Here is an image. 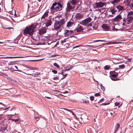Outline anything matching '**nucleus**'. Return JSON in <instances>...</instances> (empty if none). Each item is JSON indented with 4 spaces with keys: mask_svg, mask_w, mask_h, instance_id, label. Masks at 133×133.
I'll return each instance as SVG.
<instances>
[{
    "mask_svg": "<svg viewBox=\"0 0 133 133\" xmlns=\"http://www.w3.org/2000/svg\"><path fill=\"white\" fill-rule=\"evenodd\" d=\"M41 25L37 23H34L30 25L26 26L23 30L24 34L26 35L27 34L32 36L33 35L36 29L39 28Z\"/></svg>",
    "mask_w": 133,
    "mask_h": 133,
    "instance_id": "1",
    "label": "nucleus"
},
{
    "mask_svg": "<svg viewBox=\"0 0 133 133\" xmlns=\"http://www.w3.org/2000/svg\"><path fill=\"white\" fill-rule=\"evenodd\" d=\"M65 22V19L63 18L58 21H56L54 26L55 29L57 30L59 29L61 27H63Z\"/></svg>",
    "mask_w": 133,
    "mask_h": 133,
    "instance_id": "2",
    "label": "nucleus"
},
{
    "mask_svg": "<svg viewBox=\"0 0 133 133\" xmlns=\"http://www.w3.org/2000/svg\"><path fill=\"white\" fill-rule=\"evenodd\" d=\"M92 19L90 17H89L82 21L80 23L82 25H85L87 26H91L92 25L91 23L89 24L88 23L91 22Z\"/></svg>",
    "mask_w": 133,
    "mask_h": 133,
    "instance_id": "3",
    "label": "nucleus"
},
{
    "mask_svg": "<svg viewBox=\"0 0 133 133\" xmlns=\"http://www.w3.org/2000/svg\"><path fill=\"white\" fill-rule=\"evenodd\" d=\"M42 22L45 24V26L46 27H48L51 25L52 23L51 17L50 16L47 18L43 20Z\"/></svg>",
    "mask_w": 133,
    "mask_h": 133,
    "instance_id": "4",
    "label": "nucleus"
},
{
    "mask_svg": "<svg viewBox=\"0 0 133 133\" xmlns=\"http://www.w3.org/2000/svg\"><path fill=\"white\" fill-rule=\"evenodd\" d=\"M75 8L74 6H72L70 2H68L67 4V7L66 9V11L65 12V15L66 16H67L69 15L68 12H70L71 10Z\"/></svg>",
    "mask_w": 133,
    "mask_h": 133,
    "instance_id": "5",
    "label": "nucleus"
},
{
    "mask_svg": "<svg viewBox=\"0 0 133 133\" xmlns=\"http://www.w3.org/2000/svg\"><path fill=\"white\" fill-rule=\"evenodd\" d=\"M114 21L115 22H118L122 20L123 23H124L126 22V18L120 15H117L113 19Z\"/></svg>",
    "mask_w": 133,
    "mask_h": 133,
    "instance_id": "6",
    "label": "nucleus"
},
{
    "mask_svg": "<svg viewBox=\"0 0 133 133\" xmlns=\"http://www.w3.org/2000/svg\"><path fill=\"white\" fill-rule=\"evenodd\" d=\"M117 10H115V9H112L108 10L107 12V16L108 15V17H109L110 16H112L114 14Z\"/></svg>",
    "mask_w": 133,
    "mask_h": 133,
    "instance_id": "7",
    "label": "nucleus"
},
{
    "mask_svg": "<svg viewBox=\"0 0 133 133\" xmlns=\"http://www.w3.org/2000/svg\"><path fill=\"white\" fill-rule=\"evenodd\" d=\"M105 2L99 1L95 3V5L96 8H100L103 7L105 5Z\"/></svg>",
    "mask_w": 133,
    "mask_h": 133,
    "instance_id": "8",
    "label": "nucleus"
},
{
    "mask_svg": "<svg viewBox=\"0 0 133 133\" xmlns=\"http://www.w3.org/2000/svg\"><path fill=\"white\" fill-rule=\"evenodd\" d=\"M57 6L56 8V11L57 12L58 11H61L63 8V5L61 3H60L59 2L57 3Z\"/></svg>",
    "mask_w": 133,
    "mask_h": 133,
    "instance_id": "9",
    "label": "nucleus"
},
{
    "mask_svg": "<svg viewBox=\"0 0 133 133\" xmlns=\"http://www.w3.org/2000/svg\"><path fill=\"white\" fill-rule=\"evenodd\" d=\"M57 3L56 2H55L52 4L50 9L51 12H55L56 11Z\"/></svg>",
    "mask_w": 133,
    "mask_h": 133,
    "instance_id": "10",
    "label": "nucleus"
},
{
    "mask_svg": "<svg viewBox=\"0 0 133 133\" xmlns=\"http://www.w3.org/2000/svg\"><path fill=\"white\" fill-rule=\"evenodd\" d=\"M40 35H42L46 32V28L45 27H43L39 29Z\"/></svg>",
    "mask_w": 133,
    "mask_h": 133,
    "instance_id": "11",
    "label": "nucleus"
},
{
    "mask_svg": "<svg viewBox=\"0 0 133 133\" xmlns=\"http://www.w3.org/2000/svg\"><path fill=\"white\" fill-rule=\"evenodd\" d=\"M75 24V22H71L70 21L67 22L66 26L67 27L70 28L74 26Z\"/></svg>",
    "mask_w": 133,
    "mask_h": 133,
    "instance_id": "12",
    "label": "nucleus"
},
{
    "mask_svg": "<svg viewBox=\"0 0 133 133\" xmlns=\"http://www.w3.org/2000/svg\"><path fill=\"white\" fill-rule=\"evenodd\" d=\"M83 17V15L81 13L77 14L75 15V17L76 19H80L82 18Z\"/></svg>",
    "mask_w": 133,
    "mask_h": 133,
    "instance_id": "13",
    "label": "nucleus"
},
{
    "mask_svg": "<svg viewBox=\"0 0 133 133\" xmlns=\"http://www.w3.org/2000/svg\"><path fill=\"white\" fill-rule=\"evenodd\" d=\"M49 12V10H46L44 14L41 17V19H42L47 18L48 16Z\"/></svg>",
    "mask_w": 133,
    "mask_h": 133,
    "instance_id": "14",
    "label": "nucleus"
},
{
    "mask_svg": "<svg viewBox=\"0 0 133 133\" xmlns=\"http://www.w3.org/2000/svg\"><path fill=\"white\" fill-rule=\"evenodd\" d=\"M110 74L112 77H116L118 76V73L114 72V71H111Z\"/></svg>",
    "mask_w": 133,
    "mask_h": 133,
    "instance_id": "15",
    "label": "nucleus"
},
{
    "mask_svg": "<svg viewBox=\"0 0 133 133\" xmlns=\"http://www.w3.org/2000/svg\"><path fill=\"white\" fill-rule=\"evenodd\" d=\"M102 28L104 30L107 31L109 30L110 27L107 24H103L102 26Z\"/></svg>",
    "mask_w": 133,
    "mask_h": 133,
    "instance_id": "16",
    "label": "nucleus"
},
{
    "mask_svg": "<svg viewBox=\"0 0 133 133\" xmlns=\"http://www.w3.org/2000/svg\"><path fill=\"white\" fill-rule=\"evenodd\" d=\"M70 3L73 5H76L79 2V0H70Z\"/></svg>",
    "mask_w": 133,
    "mask_h": 133,
    "instance_id": "17",
    "label": "nucleus"
},
{
    "mask_svg": "<svg viewBox=\"0 0 133 133\" xmlns=\"http://www.w3.org/2000/svg\"><path fill=\"white\" fill-rule=\"evenodd\" d=\"M69 33H70L69 32V30H65L63 32V34L62 35V36L65 37L68 36L70 35Z\"/></svg>",
    "mask_w": 133,
    "mask_h": 133,
    "instance_id": "18",
    "label": "nucleus"
},
{
    "mask_svg": "<svg viewBox=\"0 0 133 133\" xmlns=\"http://www.w3.org/2000/svg\"><path fill=\"white\" fill-rule=\"evenodd\" d=\"M133 21V18H131L128 17L127 18H126V22H127V23L128 24L131 23Z\"/></svg>",
    "mask_w": 133,
    "mask_h": 133,
    "instance_id": "19",
    "label": "nucleus"
},
{
    "mask_svg": "<svg viewBox=\"0 0 133 133\" xmlns=\"http://www.w3.org/2000/svg\"><path fill=\"white\" fill-rule=\"evenodd\" d=\"M82 28V26H80L78 27V28L76 29L74 31L76 32H81L83 30Z\"/></svg>",
    "mask_w": 133,
    "mask_h": 133,
    "instance_id": "20",
    "label": "nucleus"
},
{
    "mask_svg": "<svg viewBox=\"0 0 133 133\" xmlns=\"http://www.w3.org/2000/svg\"><path fill=\"white\" fill-rule=\"evenodd\" d=\"M127 17H128L133 18V12L132 11H130L128 12Z\"/></svg>",
    "mask_w": 133,
    "mask_h": 133,
    "instance_id": "21",
    "label": "nucleus"
},
{
    "mask_svg": "<svg viewBox=\"0 0 133 133\" xmlns=\"http://www.w3.org/2000/svg\"><path fill=\"white\" fill-rule=\"evenodd\" d=\"M116 8L119 11H121L124 10V8L123 6L120 5H117Z\"/></svg>",
    "mask_w": 133,
    "mask_h": 133,
    "instance_id": "22",
    "label": "nucleus"
},
{
    "mask_svg": "<svg viewBox=\"0 0 133 133\" xmlns=\"http://www.w3.org/2000/svg\"><path fill=\"white\" fill-rule=\"evenodd\" d=\"M4 58H23L22 57H2Z\"/></svg>",
    "mask_w": 133,
    "mask_h": 133,
    "instance_id": "23",
    "label": "nucleus"
},
{
    "mask_svg": "<svg viewBox=\"0 0 133 133\" xmlns=\"http://www.w3.org/2000/svg\"><path fill=\"white\" fill-rule=\"evenodd\" d=\"M119 126L120 125L119 124L117 123L116 124L115 126V130L114 131V133H116V132L119 128Z\"/></svg>",
    "mask_w": 133,
    "mask_h": 133,
    "instance_id": "24",
    "label": "nucleus"
},
{
    "mask_svg": "<svg viewBox=\"0 0 133 133\" xmlns=\"http://www.w3.org/2000/svg\"><path fill=\"white\" fill-rule=\"evenodd\" d=\"M33 74H28V75H32L34 77H38V76L40 74V73L38 72H37L36 73L34 74L32 73Z\"/></svg>",
    "mask_w": 133,
    "mask_h": 133,
    "instance_id": "25",
    "label": "nucleus"
},
{
    "mask_svg": "<svg viewBox=\"0 0 133 133\" xmlns=\"http://www.w3.org/2000/svg\"><path fill=\"white\" fill-rule=\"evenodd\" d=\"M127 127H128L130 128L132 127L133 126V123L132 122H129L127 124Z\"/></svg>",
    "mask_w": 133,
    "mask_h": 133,
    "instance_id": "26",
    "label": "nucleus"
},
{
    "mask_svg": "<svg viewBox=\"0 0 133 133\" xmlns=\"http://www.w3.org/2000/svg\"><path fill=\"white\" fill-rule=\"evenodd\" d=\"M119 43V42H108L106 44H110L111 43L112 44H118Z\"/></svg>",
    "mask_w": 133,
    "mask_h": 133,
    "instance_id": "27",
    "label": "nucleus"
},
{
    "mask_svg": "<svg viewBox=\"0 0 133 133\" xmlns=\"http://www.w3.org/2000/svg\"><path fill=\"white\" fill-rule=\"evenodd\" d=\"M16 61H11L9 62L8 64L9 65H14L15 64Z\"/></svg>",
    "mask_w": 133,
    "mask_h": 133,
    "instance_id": "28",
    "label": "nucleus"
},
{
    "mask_svg": "<svg viewBox=\"0 0 133 133\" xmlns=\"http://www.w3.org/2000/svg\"><path fill=\"white\" fill-rule=\"evenodd\" d=\"M69 66H70V65H69V66H66L65 67L66 68V69L65 70L69 71V70H70L73 67H70L69 68H69Z\"/></svg>",
    "mask_w": 133,
    "mask_h": 133,
    "instance_id": "29",
    "label": "nucleus"
},
{
    "mask_svg": "<svg viewBox=\"0 0 133 133\" xmlns=\"http://www.w3.org/2000/svg\"><path fill=\"white\" fill-rule=\"evenodd\" d=\"M110 67L108 65L105 66L104 67V69L106 70H108L110 68Z\"/></svg>",
    "mask_w": 133,
    "mask_h": 133,
    "instance_id": "30",
    "label": "nucleus"
},
{
    "mask_svg": "<svg viewBox=\"0 0 133 133\" xmlns=\"http://www.w3.org/2000/svg\"><path fill=\"white\" fill-rule=\"evenodd\" d=\"M58 74L62 75H63V76H64V78L65 77H66L68 75L67 74H64L63 72H61L58 73Z\"/></svg>",
    "mask_w": 133,
    "mask_h": 133,
    "instance_id": "31",
    "label": "nucleus"
},
{
    "mask_svg": "<svg viewBox=\"0 0 133 133\" xmlns=\"http://www.w3.org/2000/svg\"><path fill=\"white\" fill-rule=\"evenodd\" d=\"M53 64L55 66H56L57 68H60V66L59 65H58L57 64V63H54Z\"/></svg>",
    "mask_w": 133,
    "mask_h": 133,
    "instance_id": "32",
    "label": "nucleus"
},
{
    "mask_svg": "<svg viewBox=\"0 0 133 133\" xmlns=\"http://www.w3.org/2000/svg\"><path fill=\"white\" fill-rule=\"evenodd\" d=\"M7 130V127H3L1 131L3 132H4L5 130Z\"/></svg>",
    "mask_w": 133,
    "mask_h": 133,
    "instance_id": "33",
    "label": "nucleus"
},
{
    "mask_svg": "<svg viewBox=\"0 0 133 133\" xmlns=\"http://www.w3.org/2000/svg\"><path fill=\"white\" fill-rule=\"evenodd\" d=\"M4 120V117L2 115H0V121H3Z\"/></svg>",
    "mask_w": 133,
    "mask_h": 133,
    "instance_id": "34",
    "label": "nucleus"
},
{
    "mask_svg": "<svg viewBox=\"0 0 133 133\" xmlns=\"http://www.w3.org/2000/svg\"><path fill=\"white\" fill-rule=\"evenodd\" d=\"M119 67L121 69H124L125 68V66L124 64H122L121 65H119Z\"/></svg>",
    "mask_w": 133,
    "mask_h": 133,
    "instance_id": "35",
    "label": "nucleus"
},
{
    "mask_svg": "<svg viewBox=\"0 0 133 133\" xmlns=\"http://www.w3.org/2000/svg\"><path fill=\"white\" fill-rule=\"evenodd\" d=\"M63 109H64V110H68V111L70 112H71L72 113V114L73 115H74V116H75V115L74 113L72 111H71V110H68L67 109H65V108H63Z\"/></svg>",
    "mask_w": 133,
    "mask_h": 133,
    "instance_id": "36",
    "label": "nucleus"
},
{
    "mask_svg": "<svg viewBox=\"0 0 133 133\" xmlns=\"http://www.w3.org/2000/svg\"><path fill=\"white\" fill-rule=\"evenodd\" d=\"M112 29L114 31H116L117 30H118V29H117L115 28V26H112Z\"/></svg>",
    "mask_w": 133,
    "mask_h": 133,
    "instance_id": "37",
    "label": "nucleus"
},
{
    "mask_svg": "<svg viewBox=\"0 0 133 133\" xmlns=\"http://www.w3.org/2000/svg\"><path fill=\"white\" fill-rule=\"evenodd\" d=\"M112 1L114 3H117L119 2L121 0H112Z\"/></svg>",
    "mask_w": 133,
    "mask_h": 133,
    "instance_id": "38",
    "label": "nucleus"
},
{
    "mask_svg": "<svg viewBox=\"0 0 133 133\" xmlns=\"http://www.w3.org/2000/svg\"><path fill=\"white\" fill-rule=\"evenodd\" d=\"M94 97L93 96H91L90 98V99L91 101H93L94 99Z\"/></svg>",
    "mask_w": 133,
    "mask_h": 133,
    "instance_id": "39",
    "label": "nucleus"
},
{
    "mask_svg": "<svg viewBox=\"0 0 133 133\" xmlns=\"http://www.w3.org/2000/svg\"><path fill=\"white\" fill-rule=\"evenodd\" d=\"M101 88L103 91H104L105 90V88L103 86L102 84L101 85Z\"/></svg>",
    "mask_w": 133,
    "mask_h": 133,
    "instance_id": "40",
    "label": "nucleus"
},
{
    "mask_svg": "<svg viewBox=\"0 0 133 133\" xmlns=\"http://www.w3.org/2000/svg\"><path fill=\"white\" fill-rule=\"evenodd\" d=\"M52 72L54 74H56L57 73V71L55 70H52Z\"/></svg>",
    "mask_w": 133,
    "mask_h": 133,
    "instance_id": "41",
    "label": "nucleus"
},
{
    "mask_svg": "<svg viewBox=\"0 0 133 133\" xmlns=\"http://www.w3.org/2000/svg\"><path fill=\"white\" fill-rule=\"evenodd\" d=\"M100 95L99 94V93H96L95 94L94 96H99Z\"/></svg>",
    "mask_w": 133,
    "mask_h": 133,
    "instance_id": "42",
    "label": "nucleus"
},
{
    "mask_svg": "<svg viewBox=\"0 0 133 133\" xmlns=\"http://www.w3.org/2000/svg\"><path fill=\"white\" fill-rule=\"evenodd\" d=\"M53 79L54 80H57V79H59V78L57 76H56V77H54L53 78Z\"/></svg>",
    "mask_w": 133,
    "mask_h": 133,
    "instance_id": "43",
    "label": "nucleus"
},
{
    "mask_svg": "<svg viewBox=\"0 0 133 133\" xmlns=\"http://www.w3.org/2000/svg\"><path fill=\"white\" fill-rule=\"evenodd\" d=\"M69 32L70 33V35L74 33V31L72 30H69Z\"/></svg>",
    "mask_w": 133,
    "mask_h": 133,
    "instance_id": "44",
    "label": "nucleus"
},
{
    "mask_svg": "<svg viewBox=\"0 0 133 133\" xmlns=\"http://www.w3.org/2000/svg\"><path fill=\"white\" fill-rule=\"evenodd\" d=\"M119 104V103L118 102H116L115 103V105L117 106H118Z\"/></svg>",
    "mask_w": 133,
    "mask_h": 133,
    "instance_id": "45",
    "label": "nucleus"
},
{
    "mask_svg": "<svg viewBox=\"0 0 133 133\" xmlns=\"http://www.w3.org/2000/svg\"><path fill=\"white\" fill-rule=\"evenodd\" d=\"M130 6L131 8H133V1L132 2V3L131 4H130Z\"/></svg>",
    "mask_w": 133,
    "mask_h": 133,
    "instance_id": "46",
    "label": "nucleus"
},
{
    "mask_svg": "<svg viewBox=\"0 0 133 133\" xmlns=\"http://www.w3.org/2000/svg\"><path fill=\"white\" fill-rule=\"evenodd\" d=\"M35 118L36 119H37V121H38L39 119V117H38L35 116Z\"/></svg>",
    "mask_w": 133,
    "mask_h": 133,
    "instance_id": "47",
    "label": "nucleus"
},
{
    "mask_svg": "<svg viewBox=\"0 0 133 133\" xmlns=\"http://www.w3.org/2000/svg\"><path fill=\"white\" fill-rule=\"evenodd\" d=\"M108 104H109V103H103L102 104L100 105H106Z\"/></svg>",
    "mask_w": 133,
    "mask_h": 133,
    "instance_id": "48",
    "label": "nucleus"
},
{
    "mask_svg": "<svg viewBox=\"0 0 133 133\" xmlns=\"http://www.w3.org/2000/svg\"><path fill=\"white\" fill-rule=\"evenodd\" d=\"M104 100V98H102L98 102V103H100V102H101V101H103Z\"/></svg>",
    "mask_w": 133,
    "mask_h": 133,
    "instance_id": "49",
    "label": "nucleus"
},
{
    "mask_svg": "<svg viewBox=\"0 0 133 133\" xmlns=\"http://www.w3.org/2000/svg\"><path fill=\"white\" fill-rule=\"evenodd\" d=\"M87 46L88 47H94V46L93 45H87Z\"/></svg>",
    "mask_w": 133,
    "mask_h": 133,
    "instance_id": "50",
    "label": "nucleus"
},
{
    "mask_svg": "<svg viewBox=\"0 0 133 133\" xmlns=\"http://www.w3.org/2000/svg\"><path fill=\"white\" fill-rule=\"evenodd\" d=\"M81 45H77V46H76L75 47H74V48H77V47H79V46H81Z\"/></svg>",
    "mask_w": 133,
    "mask_h": 133,
    "instance_id": "51",
    "label": "nucleus"
},
{
    "mask_svg": "<svg viewBox=\"0 0 133 133\" xmlns=\"http://www.w3.org/2000/svg\"><path fill=\"white\" fill-rule=\"evenodd\" d=\"M45 97L48 99H50L51 98L50 97L46 96H45Z\"/></svg>",
    "mask_w": 133,
    "mask_h": 133,
    "instance_id": "52",
    "label": "nucleus"
},
{
    "mask_svg": "<svg viewBox=\"0 0 133 133\" xmlns=\"http://www.w3.org/2000/svg\"><path fill=\"white\" fill-rule=\"evenodd\" d=\"M29 68V69H30L31 70H34V69H35V68H30V67H29L28 68Z\"/></svg>",
    "mask_w": 133,
    "mask_h": 133,
    "instance_id": "53",
    "label": "nucleus"
},
{
    "mask_svg": "<svg viewBox=\"0 0 133 133\" xmlns=\"http://www.w3.org/2000/svg\"><path fill=\"white\" fill-rule=\"evenodd\" d=\"M133 26V23H132V24L131 25H129V28H131Z\"/></svg>",
    "mask_w": 133,
    "mask_h": 133,
    "instance_id": "54",
    "label": "nucleus"
},
{
    "mask_svg": "<svg viewBox=\"0 0 133 133\" xmlns=\"http://www.w3.org/2000/svg\"><path fill=\"white\" fill-rule=\"evenodd\" d=\"M96 41H104L103 40H97Z\"/></svg>",
    "mask_w": 133,
    "mask_h": 133,
    "instance_id": "55",
    "label": "nucleus"
},
{
    "mask_svg": "<svg viewBox=\"0 0 133 133\" xmlns=\"http://www.w3.org/2000/svg\"><path fill=\"white\" fill-rule=\"evenodd\" d=\"M68 93V92L67 91L64 92H63V94L67 93Z\"/></svg>",
    "mask_w": 133,
    "mask_h": 133,
    "instance_id": "56",
    "label": "nucleus"
},
{
    "mask_svg": "<svg viewBox=\"0 0 133 133\" xmlns=\"http://www.w3.org/2000/svg\"><path fill=\"white\" fill-rule=\"evenodd\" d=\"M5 43L4 42H0V44H3L4 43Z\"/></svg>",
    "mask_w": 133,
    "mask_h": 133,
    "instance_id": "57",
    "label": "nucleus"
},
{
    "mask_svg": "<svg viewBox=\"0 0 133 133\" xmlns=\"http://www.w3.org/2000/svg\"><path fill=\"white\" fill-rule=\"evenodd\" d=\"M15 120L14 121L16 122L18 121V119H15Z\"/></svg>",
    "mask_w": 133,
    "mask_h": 133,
    "instance_id": "58",
    "label": "nucleus"
},
{
    "mask_svg": "<svg viewBox=\"0 0 133 133\" xmlns=\"http://www.w3.org/2000/svg\"><path fill=\"white\" fill-rule=\"evenodd\" d=\"M14 43H17V42H18V41H16L15 40L14 41Z\"/></svg>",
    "mask_w": 133,
    "mask_h": 133,
    "instance_id": "59",
    "label": "nucleus"
},
{
    "mask_svg": "<svg viewBox=\"0 0 133 133\" xmlns=\"http://www.w3.org/2000/svg\"><path fill=\"white\" fill-rule=\"evenodd\" d=\"M118 68H115V70L114 71V72H115V71L117 70H118Z\"/></svg>",
    "mask_w": 133,
    "mask_h": 133,
    "instance_id": "60",
    "label": "nucleus"
},
{
    "mask_svg": "<svg viewBox=\"0 0 133 133\" xmlns=\"http://www.w3.org/2000/svg\"><path fill=\"white\" fill-rule=\"evenodd\" d=\"M15 67L17 69H18V67L16 66H15Z\"/></svg>",
    "mask_w": 133,
    "mask_h": 133,
    "instance_id": "61",
    "label": "nucleus"
},
{
    "mask_svg": "<svg viewBox=\"0 0 133 133\" xmlns=\"http://www.w3.org/2000/svg\"><path fill=\"white\" fill-rule=\"evenodd\" d=\"M15 119H11V120H13V121H15Z\"/></svg>",
    "mask_w": 133,
    "mask_h": 133,
    "instance_id": "62",
    "label": "nucleus"
},
{
    "mask_svg": "<svg viewBox=\"0 0 133 133\" xmlns=\"http://www.w3.org/2000/svg\"><path fill=\"white\" fill-rule=\"evenodd\" d=\"M111 79H112V80H114V81H115V79H113V78H111Z\"/></svg>",
    "mask_w": 133,
    "mask_h": 133,
    "instance_id": "63",
    "label": "nucleus"
},
{
    "mask_svg": "<svg viewBox=\"0 0 133 133\" xmlns=\"http://www.w3.org/2000/svg\"><path fill=\"white\" fill-rule=\"evenodd\" d=\"M0 104H3V105H4L2 103V102H0Z\"/></svg>",
    "mask_w": 133,
    "mask_h": 133,
    "instance_id": "64",
    "label": "nucleus"
}]
</instances>
